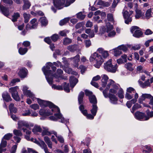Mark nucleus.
<instances>
[{
    "label": "nucleus",
    "instance_id": "09e8293b",
    "mask_svg": "<svg viewBox=\"0 0 153 153\" xmlns=\"http://www.w3.org/2000/svg\"><path fill=\"white\" fill-rule=\"evenodd\" d=\"M132 66V64L130 63H127L125 65V67L126 68L130 71H132L133 70Z\"/></svg>",
    "mask_w": 153,
    "mask_h": 153
},
{
    "label": "nucleus",
    "instance_id": "052dcab7",
    "mask_svg": "<svg viewBox=\"0 0 153 153\" xmlns=\"http://www.w3.org/2000/svg\"><path fill=\"white\" fill-rule=\"evenodd\" d=\"M85 17V16L83 15L82 12H79L77 14V17L81 20H82Z\"/></svg>",
    "mask_w": 153,
    "mask_h": 153
},
{
    "label": "nucleus",
    "instance_id": "c85d7f7f",
    "mask_svg": "<svg viewBox=\"0 0 153 153\" xmlns=\"http://www.w3.org/2000/svg\"><path fill=\"white\" fill-rule=\"evenodd\" d=\"M24 4L23 6V10H27L29 9L31 5V4L28 0H23Z\"/></svg>",
    "mask_w": 153,
    "mask_h": 153
},
{
    "label": "nucleus",
    "instance_id": "393cba45",
    "mask_svg": "<svg viewBox=\"0 0 153 153\" xmlns=\"http://www.w3.org/2000/svg\"><path fill=\"white\" fill-rule=\"evenodd\" d=\"M44 139L48 147L50 149H52V143L51 141L50 138L47 136H45L44 137Z\"/></svg>",
    "mask_w": 153,
    "mask_h": 153
},
{
    "label": "nucleus",
    "instance_id": "79ce46f5",
    "mask_svg": "<svg viewBox=\"0 0 153 153\" xmlns=\"http://www.w3.org/2000/svg\"><path fill=\"white\" fill-rule=\"evenodd\" d=\"M65 71L68 74H71L73 75L76 76L77 74V73L75 71H72L71 68H66L65 69Z\"/></svg>",
    "mask_w": 153,
    "mask_h": 153
},
{
    "label": "nucleus",
    "instance_id": "ddd939ff",
    "mask_svg": "<svg viewBox=\"0 0 153 153\" xmlns=\"http://www.w3.org/2000/svg\"><path fill=\"white\" fill-rule=\"evenodd\" d=\"M138 97V94L137 93H135V94L134 95V98L127 102L126 105L127 107L129 108H131L132 104L135 103L137 102V99Z\"/></svg>",
    "mask_w": 153,
    "mask_h": 153
},
{
    "label": "nucleus",
    "instance_id": "c9c22d12",
    "mask_svg": "<svg viewBox=\"0 0 153 153\" xmlns=\"http://www.w3.org/2000/svg\"><path fill=\"white\" fill-rule=\"evenodd\" d=\"M13 136L12 133H8L5 134L2 138L5 140H9L12 138Z\"/></svg>",
    "mask_w": 153,
    "mask_h": 153
},
{
    "label": "nucleus",
    "instance_id": "2eb2a0df",
    "mask_svg": "<svg viewBox=\"0 0 153 153\" xmlns=\"http://www.w3.org/2000/svg\"><path fill=\"white\" fill-rule=\"evenodd\" d=\"M53 112H50V110L47 109H40L39 111L40 115L43 116H48L53 114Z\"/></svg>",
    "mask_w": 153,
    "mask_h": 153
},
{
    "label": "nucleus",
    "instance_id": "0eeeda50",
    "mask_svg": "<svg viewBox=\"0 0 153 153\" xmlns=\"http://www.w3.org/2000/svg\"><path fill=\"white\" fill-rule=\"evenodd\" d=\"M127 8L126 7H125L123 10V13L124 18L125 19V22L126 24H128L132 21L131 18L130 16L133 13V11H130V13H129L126 10Z\"/></svg>",
    "mask_w": 153,
    "mask_h": 153
},
{
    "label": "nucleus",
    "instance_id": "58836bf2",
    "mask_svg": "<svg viewBox=\"0 0 153 153\" xmlns=\"http://www.w3.org/2000/svg\"><path fill=\"white\" fill-rule=\"evenodd\" d=\"M9 109L11 112L16 113L17 111L16 108L14 107L13 103H11L9 106Z\"/></svg>",
    "mask_w": 153,
    "mask_h": 153
},
{
    "label": "nucleus",
    "instance_id": "7c9ffc66",
    "mask_svg": "<svg viewBox=\"0 0 153 153\" xmlns=\"http://www.w3.org/2000/svg\"><path fill=\"white\" fill-rule=\"evenodd\" d=\"M90 102L93 104H96L97 102V99L95 96L93 95L89 97Z\"/></svg>",
    "mask_w": 153,
    "mask_h": 153
},
{
    "label": "nucleus",
    "instance_id": "8fccbe9b",
    "mask_svg": "<svg viewBox=\"0 0 153 153\" xmlns=\"http://www.w3.org/2000/svg\"><path fill=\"white\" fill-rule=\"evenodd\" d=\"M69 20V18H65L60 21L59 25L61 26L63 25L68 22Z\"/></svg>",
    "mask_w": 153,
    "mask_h": 153
},
{
    "label": "nucleus",
    "instance_id": "bb28decb",
    "mask_svg": "<svg viewBox=\"0 0 153 153\" xmlns=\"http://www.w3.org/2000/svg\"><path fill=\"white\" fill-rule=\"evenodd\" d=\"M43 129H44L43 130L42 133V135L43 136L45 135H50L52 134H53V132H55V131H48V129L47 128H43Z\"/></svg>",
    "mask_w": 153,
    "mask_h": 153
},
{
    "label": "nucleus",
    "instance_id": "4be33fe9",
    "mask_svg": "<svg viewBox=\"0 0 153 153\" xmlns=\"http://www.w3.org/2000/svg\"><path fill=\"white\" fill-rule=\"evenodd\" d=\"M110 102L113 104H116L117 101V97L114 94H110L108 95Z\"/></svg>",
    "mask_w": 153,
    "mask_h": 153
},
{
    "label": "nucleus",
    "instance_id": "7ed1b4c3",
    "mask_svg": "<svg viewBox=\"0 0 153 153\" xmlns=\"http://www.w3.org/2000/svg\"><path fill=\"white\" fill-rule=\"evenodd\" d=\"M18 128L22 129L26 134H30L31 131L30 130L33 127V125L32 123H28L26 121L20 120L18 122Z\"/></svg>",
    "mask_w": 153,
    "mask_h": 153
},
{
    "label": "nucleus",
    "instance_id": "3c124183",
    "mask_svg": "<svg viewBox=\"0 0 153 153\" xmlns=\"http://www.w3.org/2000/svg\"><path fill=\"white\" fill-rule=\"evenodd\" d=\"M140 107L141 106L140 105L138 104V103H136L132 107L131 111L132 113H134L135 111L137 109L140 108Z\"/></svg>",
    "mask_w": 153,
    "mask_h": 153
},
{
    "label": "nucleus",
    "instance_id": "6e6552de",
    "mask_svg": "<svg viewBox=\"0 0 153 153\" xmlns=\"http://www.w3.org/2000/svg\"><path fill=\"white\" fill-rule=\"evenodd\" d=\"M18 89V87L17 86L11 87L9 88V92L11 93L12 97L16 101H19L20 100L18 92L17 91Z\"/></svg>",
    "mask_w": 153,
    "mask_h": 153
},
{
    "label": "nucleus",
    "instance_id": "4468645a",
    "mask_svg": "<svg viewBox=\"0 0 153 153\" xmlns=\"http://www.w3.org/2000/svg\"><path fill=\"white\" fill-rule=\"evenodd\" d=\"M69 60H73L74 65L76 67L78 66V62L80 61V56L79 55H77L75 57L68 59Z\"/></svg>",
    "mask_w": 153,
    "mask_h": 153
},
{
    "label": "nucleus",
    "instance_id": "a211bd4d",
    "mask_svg": "<svg viewBox=\"0 0 153 153\" xmlns=\"http://www.w3.org/2000/svg\"><path fill=\"white\" fill-rule=\"evenodd\" d=\"M27 70L25 68H22L20 69L18 73L19 76L22 78L26 77L27 75Z\"/></svg>",
    "mask_w": 153,
    "mask_h": 153
},
{
    "label": "nucleus",
    "instance_id": "9d476101",
    "mask_svg": "<svg viewBox=\"0 0 153 153\" xmlns=\"http://www.w3.org/2000/svg\"><path fill=\"white\" fill-rule=\"evenodd\" d=\"M106 32L108 33V36L109 37H112L116 35V32L114 30H112L113 28V26L110 24L109 23L106 24Z\"/></svg>",
    "mask_w": 153,
    "mask_h": 153
},
{
    "label": "nucleus",
    "instance_id": "5701e85b",
    "mask_svg": "<svg viewBox=\"0 0 153 153\" xmlns=\"http://www.w3.org/2000/svg\"><path fill=\"white\" fill-rule=\"evenodd\" d=\"M69 80L70 86L72 88L75 86L78 82V80L73 76L71 77Z\"/></svg>",
    "mask_w": 153,
    "mask_h": 153
},
{
    "label": "nucleus",
    "instance_id": "aec40b11",
    "mask_svg": "<svg viewBox=\"0 0 153 153\" xmlns=\"http://www.w3.org/2000/svg\"><path fill=\"white\" fill-rule=\"evenodd\" d=\"M108 84H107L106 87L107 88H109L110 87H112L113 88L116 89H118V86L116 85L112 79H109L108 81Z\"/></svg>",
    "mask_w": 153,
    "mask_h": 153
},
{
    "label": "nucleus",
    "instance_id": "cd10ccee",
    "mask_svg": "<svg viewBox=\"0 0 153 153\" xmlns=\"http://www.w3.org/2000/svg\"><path fill=\"white\" fill-rule=\"evenodd\" d=\"M149 80V79H148L144 83H143L142 82H140L139 83L141 87L143 88H145L147 87L150 86L151 85Z\"/></svg>",
    "mask_w": 153,
    "mask_h": 153
},
{
    "label": "nucleus",
    "instance_id": "ea45409f",
    "mask_svg": "<svg viewBox=\"0 0 153 153\" xmlns=\"http://www.w3.org/2000/svg\"><path fill=\"white\" fill-rule=\"evenodd\" d=\"M77 48V46L76 45H69L67 47V49L71 52H74Z\"/></svg>",
    "mask_w": 153,
    "mask_h": 153
},
{
    "label": "nucleus",
    "instance_id": "4d7b16f0",
    "mask_svg": "<svg viewBox=\"0 0 153 153\" xmlns=\"http://www.w3.org/2000/svg\"><path fill=\"white\" fill-rule=\"evenodd\" d=\"M63 71L61 69H58L57 71V75H54L53 74L52 76H54L55 77H58L60 76L62 74Z\"/></svg>",
    "mask_w": 153,
    "mask_h": 153
},
{
    "label": "nucleus",
    "instance_id": "e433bc0d",
    "mask_svg": "<svg viewBox=\"0 0 153 153\" xmlns=\"http://www.w3.org/2000/svg\"><path fill=\"white\" fill-rule=\"evenodd\" d=\"M23 16L24 19L25 23H27L30 19V14H27L26 13H24L23 14Z\"/></svg>",
    "mask_w": 153,
    "mask_h": 153
},
{
    "label": "nucleus",
    "instance_id": "4c0bfd02",
    "mask_svg": "<svg viewBox=\"0 0 153 153\" xmlns=\"http://www.w3.org/2000/svg\"><path fill=\"white\" fill-rule=\"evenodd\" d=\"M42 131V129L40 126H35L32 130V131L34 134H36L37 132H41Z\"/></svg>",
    "mask_w": 153,
    "mask_h": 153
},
{
    "label": "nucleus",
    "instance_id": "0e129e2a",
    "mask_svg": "<svg viewBox=\"0 0 153 153\" xmlns=\"http://www.w3.org/2000/svg\"><path fill=\"white\" fill-rule=\"evenodd\" d=\"M52 88L55 89L59 90H63L62 86L61 85H53L52 86Z\"/></svg>",
    "mask_w": 153,
    "mask_h": 153
},
{
    "label": "nucleus",
    "instance_id": "680f3d73",
    "mask_svg": "<svg viewBox=\"0 0 153 153\" xmlns=\"http://www.w3.org/2000/svg\"><path fill=\"white\" fill-rule=\"evenodd\" d=\"M20 80L18 79H14L12 80L10 84V86H12L15 85L16 82H19Z\"/></svg>",
    "mask_w": 153,
    "mask_h": 153
},
{
    "label": "nucleus",
    "instance_id": "412c9836",
    "mask_svg": "<svg viewBox=\"0 0 153 153\" xmlns=\"http://www.w3.org/2000/svg\"><path fill=\"white\" fill-rule=\"evenodd\" d=\"M2 97L3 100L6 102H8L12 100L10 96L7 92H4L2 94Z\"/></svg>",
    "mask_w": 153,
    "mask_h": 153
},
{
    "label": "nucleus",
    "instance_id": "a18cd8bd",
    "mask_svg": "<svg viewBox=\"0 0 153 153\" xmlns=\"http://www.w3.org/2000/svg\"><path fill=\"white\" fill-rule=\"evenodd\" d=\"M13 133L16 136H21L22 135V134L20 130L14 129L13 131Z\"/></svg>",
    "mask_w": 153,
    "mask_h": 153
},
{
    "label": "nucleus",
    "instance_id": "b1692460",
    "mask_svg": "<svg viewBox=\"0 0 153 153\" xmlns=\"http://www.w3.org/2000/svg\"><path fill=\"white\" fill-rule=\"evenodd\" d=\"M7 141L2 138L0 144V150H6V149L4 148L7 146Z\"/></svg>",
    "mask_w": 153,
    "mask_h": 153
},
{
    "label": "nucleus",
    "instance_id": "e2e57ef3",
    "mask_svg": "<svg viewBox=\"0 0 153 153\" xmlns=\"http://www.w3.org/2000/svg\"><path fill=\"white\" fill-rule=\"evenodd\" d=\"M127 92L128 93H131L132 92L133 93H136L135 90L133 88L131 87H129L127 88L126 90Z\"/></svg>",
    "mask_w": 153,
    "mask_h": 153
},
{
    "label": "nucleus",
    "instance_id": "f257e3e1",
    "mask_svg": "<svg viewBox=\"0 0 153 153\" xmlns=\"http://www.w3.org/2000/svg\"><path fill=\"white\" fill-rule=\"evenodd\" d=\"M37 100L38 103L41 106H49L52 108L51 110L52 112L57 113L54 114V116H50L49 117L50 119L53 121H56L58 119H61V122L65 123L66 121L60 113V109L58 107L54 105L52 103L49 101H44L39 98H37Z\"/></svg>",
    "mask_w": 153,
    "mask_h": 153
},
{
    "label": "nucleus",
    "instance_id": "69168bd1",
    "mask_svg": "<svg viewBox=\"0 0 153 153\" xmlns=\"http://www.w3.org/2000/svg\"><path fill=\"white\" fill-rule=\"evenodd\" d=\"M109 88H107V87L103 91L102 93L104 97L106 98L108 97V91Z\"/></svg>",
    "mask_w": 153,
    "mask_h": 153
},
{
    "label": "nucleus",
    "instance_id": "864d4df0",
    "mask_svg": "<svg viewBox=\"0 0 153 153\" xmlns=\"http://www.w3.org/2000/svg\"><path fill=\"white\" fill-rule=\"evenodd\" d=\"M107 19L108 20L111 22H114V20L112 14L109 13L107 15Z\"/></svg>",
    "mask_w": 153,
    "mask_h": 153
},
{
    "label": "nucleus",
    "instance_id": "f704fd0d",
    "mask_svg": "<svg viewBox=\"0 0 153 153\" xmlns=\"http://www.w3.org/2000/svg\"><path fill=\"white\" fill-rule=\"evenodd\" d=\"M84 95V93L82 91H81L79 94L78 97V101L79 104L82 103L83 97Z\"/></svg>",
    "mask_w": 153,
    "mask_h": 153
},
{
    "label": "nucleus",
    "instance_id": "f8f14e48",
    "mask_svg": "<svg viewBox=\"0 0 153 153\" xmlns=\"http://www.w3.org/2000/svg\"><path fill=\"white\" fill-rule=\"evenodd\" d=\"M28 88L26 86H24L23 88V94L28 96L33 100H34V95L32 93L30 90H27Z\"/></svg>",
    "mask_w": 153,
    "mask_h": 153
},
{
    "label": "nucleus",
    "instance_id": "1a4fd4ad",
    "mask_svg": "<svg viewBox=\"0 0 153 153\" xmlns=\"http://www.w3.org/2000/svg\"><path fill=\"white\" fill-rule=\"evenodd\" d=\"M131 31L133 33V36L135 37L139 38L143 35V33L139 28L136 26H134L131 28Z\"/></svg>",
    "mask_w": 153,
    "mask_h": 153
},
{
    "label": "nucleus",
    "instance_id": "dca6fc26",
    "mask_svg": "<svg viewBox=\"0 0 153 153\" xmlns=\"http://www.w3.org/2000/svg\"><path fill=\"white\" fill-rule=\"evenodd\" d=\"M152 97L151 95L149 94H143L138 99L139 103L141 104L143 103V101L146 98L150 99Z\"/></svg>",
    "mask_w": 153,
    "mask_h": 153
},
{
    "label": "nucleus",
    "instance_id": "338daca9",
    "mask_svg": "<svg viewBox=\"0 0 153 153\" xmlns=\"http://www.w3.org/2000/svg\"><path fill=\"white\" fill-rule=\"evenodd\" d=\"M123 93V89L122 88L120 89L118 92V96L120 98H123L124 97Z\"/></svg>",
    "mask_w": 153,
    "mask_h": 153
},
{
    "label": "nucleus",
    "instance_id": "20e7f679",
    "mask_svg": "<svg viewBox=\"0 0 153 153\" xmlns=\"http://www.w3.org/2000/svg\"><path fill=\"white\" fill-rule=\"evenodd\" d=\"M53 66V64L51 62H49L46 64V67L44 66L42 68V70L45 76L47 81L50 84H52L53 83V79L52 78H50L49 77H52L53 73L49 69L50 68V67H52Z\"/></svg>",
    "mask_w": 153,
    "mask_h": 153
},
{
    "label": "nucleus",
    "instance_id": "49530a36",
    "mask_svg": "<svg viewBox=\"0 0 153 153\" xmlns=\"http://www.w3.org/2000/svg\"><path fill=\"white\" fill-rule=\"evenodd\" d=\"M20 16V15L18 13H14L12 16V21L13 22L17 21V19Z\"/></svg>",
    "mask_w": 153,
    "mask_h": 153
},
{
    "label": "nucleus",
    "instance_id": "a878e982",
    "mask_svg": "<svg viewBox=\"0 0 153 153\" xmlns=\"http://www.w3.org/2000/svg\"><path fill=\"white\" fill-rule=\"evenodd\" d=\"M135 12L136 14L135 15V18L136 19L141 18L144 16V13L141 12L140 10L139 9L135 10Z\"/></svg>",
    "mask_w": 153,
    "mask_h": 153
},
{
    "label": "nucleus",
    "instance_id": "f03ea898",
    "mask_svg": "<svg viewBox=\"0 0 153 153\" xmlns=\"http://www.w3.org/2000/svg\"><path fill=\"white\" fill-rule=\"evenodd\" d=\"M97 51L101 55L95 53L91 55L90 60L91 62L94 61L95 63L94 64V66L97 68H99L104 62V59L108 56L109 54L108 51H105L102 48H98Z\"/></svg>",
    "mask_w": 153,
    "mask_h": 153
},
{
    "label": "nucleus",
    "instance_id": "603ef678",
    "mask_svg": "<svg viewBox=\"0 0 153 153\" xmlns=\"http://www.w3.org/2000/svg\"><path fill=\"white\" fill-rule=\"evenodd\" d=\"M122 53V51L120 49H118V47L114 50V55L116 56L120 55Z\"/></svg>",
    "mask_w": 153,
    "mask_h": 153
},
{
    "label": "nucleus",
    "instance_id": "bf43d9fd",
    "mask_svg": "<svg viewBox=\"0 0 153 153\" xmlns=\"http://www.w3.org/2000/svg\"><path fill=\"white\" fill-rule=\"evenodd\" d=\"M17 147V144L13 146L10 150V153H15L16 152Z\"/></svg>",
    "mask_w": 153,
    "mask_h": 153
},
{
    "label": "nucleus",
    "instance_id": "de8ad7c7",
    "mask_svg": "<svg viewBox=\"0 0 153 153\" xmlns=\"http://www.w3.org/2000/svg\"><path fill=\"white\" fill-rule=\"evenodd\" d=\"M72 42L71 39L68 38H65L63 40V44L64 45H68Z\"/></svg>",
    "mask_w": 153,
    "mask_h": 153
},
{
    "label": "nucleus",
    "instance_id": "5fc2aeb1",
    "mask_svg": "<svg viewBox=\"0 0 153 153\" xmlns=\"http://www.w3.org/2000/svg\"><path fill=\"white\" fill-rule=\"evenodd\" d=\"M64 89L67 92H70V90L68 84H67L66 82L64 83Z\"/></svg>",
    "mask_w": 153,
    "mask_h": 153
},
{
    "label": "nucleus",
    "instance_id": "f3484780",
    "mask_svg": "<svg viewBox=\"0 0 153 153\" xmlns=\"http://www.w3.org/2000/svg\"><path fill=\"white\" fill-rule=\"evenodd\" d=\"M0 10L2 13L5 16H9L10 12L8 9L0 4Z\"/></svg>",
    "mask_w": 153,
    "mask_h": 153
},
{
    "label": "nucleus",
    "instance_id": "c03bdc74",
    "mask_svg": "<svg viewBox=\"0 0 153 153\" xmlns=\"http://www.w3.org/2000/svg\"><path fill=\"white\" fill-rule=\"evenodd\" d=\"M40 20L42 25L45 26L48 24V21L45 17H41Z\"/></svg>",
    "mask_w": 153,
    "mask_h": 153
},
{
    "label": "nucleus",
    "instance_id": "6e6d98bb",
    "mask_svg": "<svg viewBox=\"0 0 153 153\" xmlns=\"http://www.w3.org/2000/svg\"><path fill=\"white\" fill-rule=\"evenodd\" d=\"M152 10L151 9L148 10L146 13V18L147 19H149L151 17Z\"/></svg>",
    "mask_w": 153,
    "mask_h": 153
},
{
    "label": "nucleus",
    "instance_id": "473e14b6",
    "mask_svg": "<svg viewBox=\"0 0 153 153\" xmlns=\"http://www.w3.org/2000/svg\"><path fill=\"white\" fill-rule=\"evenodd\" d=\"M30 23L32 25V28L33 29H34L37 27L38 25V23L37 22V20L36 19L34 18L32 19L30 21Z\"/></svg>",
    "mask_w": 153,
    "mask_h": 153
},
{
    "label": "nucleus",
    "instance_id": "39448f33",
    "mask_svg": "<svg viewBox=\"0 0 153 153\" xmlns=\"http://www.w3.org/2000/svg\"><path fill=\"white\" fill-rule=\"evenodd\" d=\"M54 0V5L58 9H61L64 7H67L69 6L73 3L75 0Z\"/></svg>",
    "mask_w": 153,
    "mask_h": 153
},
{
    "label": "nucleus",
    "instance_id": "13d9d810",
    "mask_svg": "<svg viewBox=\"0 0 153 153\" xmlns=\"http://www.w3.org/2000/svg\"><path fill=\"white\" fill-rule=\"evenodd\" d=\"M118 89H116L115 88H111L109 91V93H108V95L110 94H116L117 91V90Z\"/></svg>",
    "mask_w": 153,
    "mask_h": 153
},
{
    "label": "nucleus",
    "instance_id": "6ab92c4d",
    "mask_svg": "<svg viewBox=\"0 0 153 153\" xmlns=\"http://www.w3.org/2000/svg\"><path fill=\"white\" fill-rule=\"evenodd\" d=\"M102 79L101 80V85L102 87H105L107 84V82H108V78L107 75L105 74H103L102 75Z\"/></svg>",
    "mask_w": 153,
    "mask_h": 153
},
{
    "label": "nucleus",
    "instance_id": "774afa93",
    "mask_svg": "<svg viewBox=\"0 0 153 153\" xmlns=\"http://www.w3.org/2000/svg\"><path fill=\"white\" fill-rule=\"evenodd\" d=\"M68 30H64L60 31L59 32V34L60 35L62 36H66L67 33H68Z\"/></svg>",
    "mask_w": 153,
    "mask_h": 153
},
{
    "label": "nucleus",
    "instance_id": "2f4dec72",
    "mask_svg": "<svg viewBox=\"0 0 153 153\" xmlns=\"http://www.w3.org/2000/svg\"><path fill=\"white\" fill-rule=\"evenodd\" d=\"M56 137L57 138L58 141L61 143H63L64 142V139L63 137L60 135H58L56 132H53Z\"/></svg>",
    "mask_w": 153,
    "mask_h": 153
},
{
    "label": "nucleus",
    "instance_id": "9b49d317",
    "mask_svg": "<svg viewBox=\"0 0 153 153\" xmlns=\"http://www.w3.org/2000/svg\"><path fill=\"white\" fill-rule=\"evenodd\" d=\"M134 116L135 118L140 120L143 119V120H146L149 118L148 117L145 116V114L139 111L136 112L134 113Z\"/></svg>",
    "mask_w": 153,
    "mask_h": 153
},
{
    "label": "nucleus",
    "instance_id": "37998d69",
    "mask_svg": "<svg viewBox=\"0 0 153 153\" xmlns=\"http://www.w3.org/2000/svg\"><path fill=\"white\" fill-rule=\"evenodd\" d=\"M27 49L26 48H22L21 47L19 49V53L22 55L25 54L27 51Z\"/></svg>",
    "mask_w": 153,
    "mask_h": 153
},
{
    "label": "nucleus",
    "instance_id": "423d86ee",
    "mask_svg": "<svg viewBox=\"0 0 153 153\" xmlns=\"http://www.w3.org/2000/svg\"><path fill=\"white\" fill-rule=\"evenodd\" d=\"M104 68L106 71L112 73H115L116 71L117 68V64L114 65L112 64L111 59L108 61L104 64Z\"/></svg>",
    "mask_w": 153,
    "mask_h": 153
},
{
    "label": "nucleus",
    "instance_id": "c756f323",
    "mask_svg": "<svg viewBox=\"0 0 153 153\" xmlns=\"http://www.w3.org/2000/svg\"><path fill=\"white\" fill-rule=\"evenodd\" d=\"M120 0H114L110 9L111 12H113L115 10L114 8L117 6L118 3L119 2Z\"/></svg>",
    "mask_w": 153,
    "mask_h": 153
},
{
    "label": "nucleus",
    "instance_id": "a19ab883",
    "mask_svg": "<svg viewBox=\"0 0 153 153\" xmlns=\"http://www.w3.org/2000/svg\"><path fill=\"white\" fill-rule=\"evenodd\" d=\"M44 151L48 149L47 146L45 143L42 140H41L38 145Z\"/></svg>",
    "mask_w": 153,
    "mask_h": 153
},
{
    "label": "nucleus",
    "instance_id": "72a5a7b5",
    "mask_svg": "<svg viewBox=\"0 0 153 153\" xmlns=\"http://www.w3.org/2000/svg\"><path fill=\"white\" fill-rule=\"evenodd\" d=\"M97 108L96 104H93L92 108L91 110V112L92 114L95 116L96 115L97 111Z\"/></svg>",
    "mask_w": 153,
    "mask_h": 153
}]
</instances>
